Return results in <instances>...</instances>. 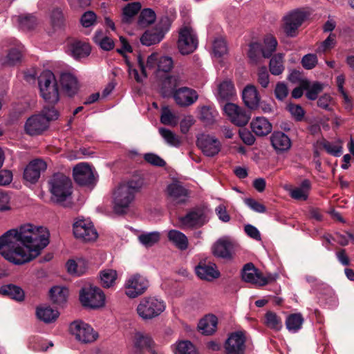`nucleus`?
Segmentation results:
<instances>
[{
  "label": "nucleus",
  "instance_id": "f03ea898",
  "mask_svg": "<svg viewBox=\"0 0 354 354\" xmlns=\"http://www.w3.org/2000/svg\"><path fill=\"white\" fill-rule=\"evenodd\" d=\"M143 185L140 178L131 179L120 184L113 192V209L116 214L127 212L135 199L136 194L140 192Z\"/></svg>",
  "mask_w": 354,
  "mask_h": 354
},
{
  "label": "nucleus",
  "instance_id": "72a5a7b5",
  "mask_svg": "<svg viewBox=\"0 0 354 354\" xmlns=\"http://www.w3.org/2000/svg\"><path fill=\"white\" fill-rule=\"evenodd\" d=\"M69 50L73 57L79 59L88 56L91 50L90 45L84 41H75L71 44Z\"/></svg>",
  "mask_w": 354,
  "mask_h": 354
},
{
  "label": "nucleus",
  "instance_id": "20e7f679",
  "mask_svg": "<svg viewBox=\"0 0 354 354\" xmlns=\"http://www.w3.org/2000/svg\"><path fill=\"white\" fill-rule=\"evenodd\" d=\"M40 93L48 104H55L59 100L57 83L54 74L50 71H43L39 77Z\"/></svg>",
  "mask_w": 354,
  "mask_h": 354
},
{
  "label": "nucleus",
  "instance_id": "4d7b16f0",
  "mask_svg": "<svg viewBox=\"0 0 354 354\" xmlns=\"http://www.w3.org/2000/svg\"><path fill=\"white\" fill-rule=\"evenodd\" d=\"M22 57L21 50L17 48H12L8 52L3 64L7 65H15L19 62Z\"/></svg>",
  "mask_w": 354,
  "mask_h": 354
},
{
  "label": "nucleus",
  "instance_id": "49530a36",
  "mask_svg": "<svg viewBox=\"0 0 354 354\" xmlns=\"http://www.w3.org/2000/svg\"><path fill=\"white\" fill-rule=\"evenodd\" d=\"M159 133L168 145L173 147L180 145V138L171 130L162 127L159 129Z\"/></svg>",
  "mask_w": 354,
  "mask_h": 354
},
{
  "label": "nucleus",
  "instance_id": "79ce46f5",
  "mask_svg": "<svg viewBox=\"0 0 354 354\" xmlns=\"http://www.w3.org/2000/svg\"><path fill=\"white\" fill-rule=\"evenodd\" d=\"M304 321V317L301 313H293L287 317L286 326L289 331L295 333L301 328Z\"/></svg>",
  "mask_w": 354,
  "mask_h": 354
},
{
  "label": "nucleus",
  "instance_id": "e2e57ef3",
  "mask_svg": "<svg viewBox=\"0 0 354 354\" xmlns=\"http://www.w3.org/2000/svg\"><path fill=\"white\" fill-rule=\"evenodd\" d=\"M97 16L93 11H87L82 15L80 22L84 27L88 28L94 25Z\"/></svg>",
  "mask_w": 354,
  "mask_h": 354
},
{
  "label": "nucleus",
  "instance_id": "7ed1b4c3",
  "mask_svg": "<svg viewBox=\"0 0 354 354\" xmlns=\"http://www.w3.org/2000/svg\"><path fill=\"white\" fill-rule=\"evenodd\" d=\"M51 201L61 203L67 200L72 194V182L62 173L55 174L48 180Z\"/></svg>",
  "mask_w": 354,
  "mask_h": 354
},
{
  "label": "nucleus",
  "instance_id": "c85d7f7f",
  "mask_svg": "<svg viewBox=\"0 0 354 354\" xmlns=\"http://www.w3.org/2000/svg\"><path fill=\"white\" fill-rule=\"evenodd\" d=\"M217 324V317L214 315H208L200 320L198 329L203 335H211L216 331Z\"/></svg>",
  "mask_w": 354,
  "mask_h": 354
},
{
  "label": "nucleus",
  "instance_id": "f257e3e1",
  "mask_svg": "<svg viewBox=\"0 0 354 354\" xmlns=\"http://www.w3.org/2000/svg\"><path fill=\"white\" fill-rule=\"evenodd\" d=\"M46 227L25 224L0 236V254L16 265L32 261L49 243Z\"/></svg>",
  "mask_w": 354,
  "mask_h": 354
},
{
  "label": "nucleus",
  "instance_id": "4c0bfd02",
  "mask_svg": "<svg viewBox=\"0 0 354 354\" xmlns=\"http://www.w3.org/2000/svg\"><path fill=\"white\" fill-rule=\"evenodd\" d=\"M100 284L105 288L113 286L118 277L116 270L113 269H105L99 273Z\"/></svg>",
  "mask_w": 354,
  "mask_h": 354
},
{
  "label": "nucleus",
  "instance_id": "393cba45",
  "mask_svg": "<svg viewBox=\"0 0 354 354\" xmlns=\"http://www.w3.org/2000/svg\"><path fill=\"white\" fill-rule=\"evenodd\" d=\"M196 273L198 277L201 279L207 281H212L214 279L218 278L220 272L216 269L215 264L206 265L201 262L195 268Z\"/></svg>",
  "mask_w": 354,
  "mask_h": 354
},
{
  "label": "nucleus",
  "instance_id": "dca6fc26",
  "mask_svg": "<svg viewBox=\"0 0 354 354\" xmlns=\"http://www.w3.org/2000/svg\"><path fill=\"white\" fill-rule=\"evenodd\" d=\"M223 110L230 121L238 127L246 125L250 119V114L234 103H226Z\"/></svg>",
  "mask_w": 354,
  "mask_h": 354
},
{
  "label": "nucleus",
  "instance_id": "a18cd8bd",
  "mask_svg": "<svg viewBox=\"0 0 354 354\" xmlns=\"http://www.w3.org/2000/svg\"><path fill=\"white\" fill-rule=\"evenodd\" d=\"M269 68L272 75H279L281 74L284 70L283 54L278 53L274 55L270 61Z\"/></svg>",
  "mask_w": 354,
  "mask_h": 354
},
{
  "label": "nucleus",
  "instance_id": "a211bd4d",
  "mask_svg": "<svg viewBox=\"0 0 354 354\" xmlns=\"http://www.w3.org/2000/svg\"><path fill=\"white\" fill-rule=\"evenodd\" d=\"M246 338L241 331L232 333L226 339L224 348L227 354H244Z\"/></svg>",
  "mask_w": 354,
  "mask_h": 354
},
{
  "label": "nucleus",
  "instance_id": "aec40b11",
  "mask_svg": "<svg viewBox=\"0 0 354 354\" xmlns=\"http://www.w3.org/2000/svg\"><path fill=\"white\" fill-rule=\"evenodd\" d=\"M47 165L43 160H33L25 168L24 178L30 183H35L39 180L41 173L44 171Z\"/></svg>",
  "mask_w": 354,
  "mask_h": 354
},
{
  "label": "nucleus",
  "instance_id": "680f3d73",
  "mask_svg": "<svg viewBox=\"0 0 354 354\" xmlns=\"http://www.w3.org/2000/svg\"><path fill=\"white\" fill-rule=\"evenodd\" d=\"M318 62L315 54H307L301 59V64L306 69L310 70L315 67Z\"/></svg>",
  "mask_w": 354,
  "mask_h": 354
},
{
  "label": "nucleus",
  "instance_id": "4468645a",
  "mask_svg": "<svg viewBox=\"0 0 354 354\" xmlns=\"http://www.w3.org/2000/svg\"><path fill=\"white\" fill-rule=\"evenodd\" d=\"M165 193L169 201L175 205L185 203L189 197V191L178 180L169 183L166 187Z\"/></svg>",
  "mask_w": 354,
  "mask_h": 354
},
{
  "label": "nucleus",
  "instance_id": "6ab92c4d",
  "mask_svg": "<svg viewBox=\"0 0 354 354\" xmlns=\"http://www.w3.org/2000/svg\"><path fill=\"white\" fill-rule=\"evenodd\" d=\"M173 97L178 106L187 107L197 101L198 95L194 89L183 86L173 91Z\"/></svg>",
  "mask_w": 354,
  "mask_h": 354
},
{
  "label": "nucleus",
  "instance_id": "338daca9",
  "mask_svg": "<svg viewBox=\"0 0 354 354\" xmlns=\"http://www.w3.org/2000/svg\"><path fill=\"white\" fill-rule=\"evenodd\" d=\"M323 90V84L319 82H315L308 88L306 97L308 99L314 100L317 99L318 94Z\"/></svg>",
  "mask_w": 354,
  "mask_h": 354
},
{
  "label": "nucleus",
  "instance_id": "58836bf2",
  "mask_svg": "<svg viewBox=\"0 0 354 354\" xmlns=\"http://www.w3.org/2000/svg\"><path fill=\"white\" fill-rule=\"evenodd\" d=\"M141 4L139 2L128 3L122 10V22L124 24L131 23L133 17L140 10Z\"/></svg>",
  "mask_w": 354,
  "mask_h": 354
},
{
  "label": "nucleus",
  "instance_id": "7c9ffc66",
  "mask_svg": "<svg viewBox=\"0 0 354 354\" xmlns=\"http://www.w3.org/2000/svg\"><path fill=\"white\" fill-rule=\"evenodd\" d=\"M133 342L135 347L140 350L146 349L152 354H159V353L153 348V341L151 337L147 335L136 333L134 336Z\"/></svg>",
  "mask_w": 354,
  "mask_h": 354
},
{
  "label": "nucleus",
  "instance_id": "1a4fd4ad",
  "mask_svg": "<svg viewBox=\"0 0 354 354\" xmlns=\"http://www.w3.org/2000/svg\"><path fill=\"white\" fill-rule=\"evenodd\" d=\"M178 48L182 55L192 53L197 48L198 38L189 26H183L179 30Z\"/></svg>",
  "mask_w": 354,
  "mask_h": 354
},
{
  "label": "nucleus",
  "instance_id": "c9c22d12",
  "mask_svg": "<svg viewBox=\"0 0 354 354\" xmlns=\"http://www.w3.org/2000/svg\"><path fill=\"white\" fill-rule=\"evenodd\" d=\"M0 294L19 301H23L25 297L24 290L20 287L13 284L5 285L1 287Z\"/></svg>",
  "mask_w": 354,
  "mask_h": 354
},
{
  "label": "nucleus",
  "instance_id": "2f4dec72",
  "mask_svg": "<svg viewBox=\"0 0 354 354\" xmlns=\"http://www.w3.org/2000/svg\"><path fill=\"white\" fill-rule=\"evenodd\" d=\"M261 272L255 268L252 263H246L242 270V279L247 282L259 286Z\"/></svg>",
  "mask_w": 354,
  "mask_h": 354
},
{
  "label": "nucleus",
  "instance_id": "2eb2a0df",
  "mask_svg": "<svg viewBox=\"0 0 354 354\" xmlns=\"http://www.w3.org/2000/svg\"><path fill=\"white\" fill-rule=\"evenodd\" d=\"M75 236L85 242L94 241L98 234L93 223L86 220H80L73 224Z\"/></svg>",
  "mask_w": 354,
  "mask_h": 354
},
{
  "label": "nucleus",
  "instance_id": "0e129e2a",
  "mask_svg": "<svg viewBox=\"0 0 354 354\" xmlns=\"http://www.w3.org/2000/svg\"><path fill=\"white\" fill-rule=\"evenodd\" d=\"M144 159L147 162L153 166L164 167L166 164L165 161L162 158L152 153L145 154Z\"/></svg>",
  "mask_w": 354,
  "mask_h": 354
},
{
  "label": "nucleus",
  "instance_id": "603ef678",
  "mask_svg": "<svg viewBox=\"0 0 354 354\" xmlns=\"http://www.w3.org/2000/svg\"><path fill=\"white\" fill-rule=\"evenodd\" d=\"M50 18L51 24L55 28H61L64 25L65 17L62 10L59 8L52 9Z\"/></svg>",
  "mask_w": 354,
  "mask_h": 354
},
{
  "label": "nucleus",
  "instance_id": "e433bc0d",
  "mask_svg": "<svg viewBox=\"0 0 354 354\" xmlns=\"http://www.w3.org/2000/svg\"><path fill=\"white\" fill-rule=\"evenodd\" d=\"M49 294L50 300L53 304L62 305L67 300L68 290L65 287L54 286L50 290Z\"/></svg>",
  "mask_w": 354,
  "mask_h": 354
},
{
  "label": "nucleus",
  "instance_id": "a19ab883",
  "mask_svg": "<svg viewBox=\"0 0 354 354\" xmlns=\"http://www.w3.org/2000/svg\"><path fill=\"white\" fill-rule=\"evenodd\" d=\"M93 41L104 50H111L115 46L113 40L109 37L104 35L102 30H98L95 33Z\"/></svg>",
  "mask_w": 354,
  "mask_h": 354
},
{
  "label": "nucleus",
  "instance_id": "09e8293b",
  "mask_svg": "<svg viewBox=\"0 0 354 354\" xmlns=\"http://www.w3.org/2000/svg\"><path fill=\"white\" fill-rule=\"evenodd\" d=\"M138 240L144 246L149 248L159 241L160 233L158 232L143 233L138 236Z\"/></svg>",
  "mask_w": 354,
  "mask_h": 354
},
{
  "label": "nucleus",
  "instance_id": "052dcab7",
  "mask_svg": "<svg viewBox=\"0 0 354 354\" xmlns=\"http://www.w3.org/2000/svg\"><path fill=\"white\" fill-rule=\"evenodd\" d=\"M84 264V261L79 260L76 262L74 260H69L66 263L67 270L71 274L80 275L84 272V270L80 267Z\"/></svg>",
  "mask_w": 354,
  "mask_h": 354
},
{
  "label": "nucleus",
  "instance_id": "13d9d810",
  "mask_svg": "<svg viewBox=\"0 0 354 354\" xmlns=\"http://www.w3.org/2000/svg\"><path fill=\"white\" fill-rule=\"evenodd\" d=\"M321 145L326 152L330 155L339 156L342 153V147L340 144H335L327 140H323Z\"/></svg>",
  "mask_w": 354,
  "mask_h": 354
},
{
  "label": "nucleus",
  "instance_id": "6e6552de",
  "mask_svg": "<svg viewBox=\"0 0 354 354\" xmlns=\"http://www.w3.org/2000/svg\"><path fill=\"white\" fill-rule=\"evenodd\" d=\"M169 18L167 17L161 18L155 28L148 30L143 33L140 37V42L147 46L160 43L164 38L165 33L169 30Z\"/></svg>",
  "mask_w": 354,
  "mask_h": 354
},
{
  "label": "nucleus",
  "instance_id": "39448f33",
  "mask_svg": "<svg viewBox=\"0 0 354 354\" xmlns=\"http://www.w3.org/2000/svg\"><path fill=\"white\" fill-rule=\"evenodd\" d=\"M165 310V302L152 296L143 297L136 308L138 316L145 321L158 317Z\"/></svg>",
  "mask_w": 354,
  "mask_h": 354
},
{
  "label": "nucleus",
  "instance_id": "3c124183",
  "mask_svg": "<svg viewBox=\"0 0 354 354\" xmlns=\"http://www.w3.org/2000/svg\"><path fill=\"white\" fill-rule=\"evenodd\" d=\"M266 325L273 330H279L282 328L281 320L277 315L273 312H268L265 315Z\"/></svg>",
  "mask_w": 354,
  "mask_h": 354
},
{
  "label": "nucleus",
  "instance_id": "864d4df0",
  "mask_svg": "<svg viewBox=\"0 0 354 354\" xmlns=\"http://www.w3.org/2000/svg\"><path fill=\"white\" fill-rule=\"evenodd\" d=\"M212 50L214 56L221 57L227 52L226 41L221 37L216 38L212 44Z\"/></svg>",
  "mask_w": 354,
  "mask_h": 354
},
{
  "label": "nucleus",
  "instance_id": "774afa93",
  "mask_svg": "<svg viewBox=\"0 0 354 354\" xmlns=\"http://www.w3.org/2000/svg\"><path fill=\"white\" fill-rule=\"evenodd\" d=\"M214 111L209 106H203L200 111V119L206 122L211 123L214 120Z\"/></svg>",
  "mask_w": 354,
  "mask_h": 354
},
{
  "label": "nucleus",
  "instance_id": "37998d69",
  "mask_svg": "<svg viewBox=\"0 0 354 354\" xmlns=\"http://www.w3.org/2000/svg\"><path fill=\"white\" fill-rule=\"evenodd\" d=\"M156 19L155 12L151 8L143 9L138 17V24L142 28H145L153 24Z\"/></svg>",
  "mask_w": 354,
  "mask_h": 354
},
{
  "label": "nucleus",
  "instance_id": "a878e982",
  "mask_svg": "<svg viewBox=\"0 0 354 354\" xmlns=\"http://www.w3.org/2000/svg\"><path fill=\"white\" fill-rule=\"evenodd\" d=\"M60 84L66 94L72 97L78 91L79 86L76 77L71 73H62L60 77Z\"/></svg>",
  "mask_w": 354,
  "mask_h": 354
},
{
  "label": "nucleus",
  "instance_id": "ddd939ff",
  "mask_svg": "<svg viewBox=\"0 0 354 354\" xmlns=\"http://www.w3.org/2000/svg\"><path fill=\"white\" fill-rule=\"evenodd\" d=\"M73 176L76 183L81 186L93 187L96 183V178L89 165L80 163L74 167Z\"/></svg>",
  "mask_w": 354,
  "mask_h": 354
},
{
  "label": "nucleus",
  "instance_id": "f704fd0d",
  "mask_svg": "<svg viewBox=\"0 0 354 354\" xmlns=\"http://www.w3.org/2000/svg\"><path fill=\"white\" fill-rule=\"evenodd\" d=\"M36 315L39 320L49 324L55 322L58 318L59 313L49 306H41L37 308Z\"/></svg>",
  "mask_w": 354,
  "mask_h": 354
},
{
  "label": "nucleus",
  "instance_id": "c756f323",
  "mask_svg": "<svg viewBox=\"0 0 354 354\" xmlns=\"http://www.w3.org/2000/svg\"><path fill=\"white\" fill-rule=\"evenodd\" d=\"M186 81L187 79L183 73H176L165 77L162 83V88L164 90L165 93L169 91H174L177 86L185 84Z\"/></svg>",
  "mask_w": 354,
  "mask_h": 354
},
{
  "label": "nucleus",
  "instance_id": "412c9836",
  "mask_svg": "<svg viewBox=\"0 0 354 354\" xmlns=\"http://www.w3.org/2000/svg\"><path fill=\"white\" fill-rule=\"evenodd\" d=\"M234 244L227 239L218 240L212 246V253L215 257L230 259L232 258Z\"/></svg>",
  "mask_w": 354,
  "mask_h": 354
},
{
  "label": "nucleus",
  "instance_id": "b1692460",
  "mask_svg": "<svg viewBox=\"0 0 354 354\" xmlns=\"http://www.w3.org/2000/svg\"><path fill=\"white\" fill-rule=\"evenodd\" d=\"M183 227H200L204 224L203 212L201 209L192 210L185 216L179 218Z\"/></svg>",
  "mask_w": 354,
  "mask_h": 354
},
{
  "label": "nucleus",
  "instance_id": "69168bd1",
  "mask_svg": "<svg viewBox=\"0 0 354 354\" xmlns=\"http://www.w3.org/2000/svg\"><path fill=\"white\" fill-rule=\"evenodd\" d=\"M274 95L278 100H283L288 95L287 85L284 82H278L275 86Z\"/></svg>",
  "mask_w": 354,
  "mask_h": 354
},
{
  "label": "nucleus",
  "instance_id": "423d86ee",
  "mask_svg": "<svg viewBox=\"0 0 354 354\" xmlns=\"http://www.w3.org/2000/svg\"><path fill=\"white\" fill-rule=\"evenodd\" d=\"M306 19V12L300 9L288 12L282 19L281 28L284 33L290 37H296L298 35L299 28Z\"/></svg>",
  "mask_w": 354,
  "mask_h": 354
},
{
  "label": "nucleus",
  "instance_id": "f8f14e48",
  "mask_svg": "<svg viewBox=\"0 0 354 354\" xmlns=\"http://www.w3.org/2000/svg\"><path fill=\"white\" fill-rule=\"evenodd\" d=\"M148 287L147 279L139 274H136L126 281L125 294L128 297L134 299L145 293Z\"/></svg>",
  "mask_w": 354,
  "mask_h": 354
},
{
  "label": "nucleus",
  "instance_id": "473e14b6",
  "mask_svg": "<svg viewBox=\"0 0 354 354\" xmlns=\"http://www.w3.org/2000/svg\"><path fill=\"white\" fill-rule=\"evenodd\" d=\"M167 237L169 241L178 249L185 250L188 248V239L183 232L176 230H171L168 232Z\"/></svg>",
  "mask_w": 354,
  "mask_h": 354
},
{
  "label": "nucleus",
  "instance_id": "6e6d98bb",
  "mask_svg": "<svg viewBox=\"0 0 354 354\" xmlns=\"http://www.w3.org/2000/svg\"><path fill=\"white\" fill-rule=\"evenodd\" d=\"M336 36L334 34H330L328 37L323 41L317 48V53H324L333 48H334L336 43Z\"/></svg>",
  "mask_w": 354,
  "mask_h": 354
},
{
  "label": "nucleus",
  "instance_id": "9d476101",
  "mask_svg": "<svg viewBox=\"0 0 354 354\" xmlns=\"http://www.w3.org/2000/svg\"><path fill=\"white\" fill-rule=\"evenodd\" d=\"M55 117V113L48 119L40 114L32 115L28 118L24 124L25 132L32 136L40 135L48 129L50 121H52Z\"/></svg>",
  "mask_w": 354,
  "mask_h": 354
},
{
  "label": "nucleus",
  "instance_id": "9b49d317",
  "mask_svg": "<svg viewBox=\"0 0 354 354\" xmlns=\"http://www.w3.org/2000/svg\"><path fill=\"white\" fill-rule=\"evenodd\" d=\"M71 334L83 343H91L98 337V333L93 328L82 321H74L70 325Z\"/></svg>",
  "mask_w": 354,
  "mask_h": 354
},
{
  "label": "nucleus",
  "instance_id": "bb28decb",
  "mask_svg": "<svg viewBox=\"0 0 354 354\" xmlns=\"http://www.w3.org/2000/svg\"><path fill=\"white\" fill-rule=\"evenodd\" d=\"M252 131L258 136L269 134L272 129V124L264 117H257L250 123Z\"/></svg>",
  "mask_w": 354,
  "mask_h": 354
},
{
  "label": "nucleus",
  "instance_id": "ea45409f",
  "mask_svg": "<svg viewBox=\"0 0 354 354\" xmlns=\"http://www.w3.org/2000/svg\"><path fill=\"white\" fill-rule=\"evenodd\" d=\"M126 62L128 66V72H129V76L131 77H133L135 79V80L138 83L142 82L143 79L147 77V73H146L144 62H143L141 56L139 55L138 57V64L141 71L142 75H140L138 74V70L136 68H134L133 67L132 64L129 61H127Z\"/></svg>",
  "mask_w": 354,
  "mask_h": 354
},
{
  "label": "nucleus",
  "instance_id": "4be33fe9",
  "mask_svg": "<svg viewBox=\"0 0 354 354\" xmlns=\"http://www.w3.org/2000/svg\"><path fill=\"white\" fill-rule=\"evenodd\" d=\"M270 142L277 153L288 151L292 145L290 138L282 131H274L270 136Z\"/></svg>",
  "mask_w": 354,
  "mask_h": 354
},
{
  "label": "nucleus",
  "instance_id": "5701e85b",
  "mask_svg": "<svg viewBox=\"0 0 354 354\" xmlns=\"http://www.w3.org/2000/svg\"><path fill=\"white\" fill-rule=\"evenodd\" d=\"M242 98L245 105L251 110L257 109L260 97L257 88L253 85L246 86L242 92Z\"/></svg>",
  "mask_w": 354,
  "mask_h": 354
},
{
  "label": "nucleus",
  "instance_id": "f3484780",
  "mask_svg": "<svg viewBox=\"0 0 354 354\" xmlns=\"http://www.w3.org/2000/svg\"><path fill=\"white\" fill-rule=\"evenodd\" d=\"M197 146L203 153L209 157L218 154L221 149L220 141L214 136L207 134H201L197 137Z\"/></svg>",
  "mask_w": 354,
  "mask_h": 354
},
{
  "label": "nucleus",
  "instance_id": "bf43d9fd",
  "mask_svg": "<svg viewBox=\"0 0 354 354\" xmlns=\"http://www.w3.org/2000/svg\"><path fill=\"white\" fill-rule=\"evenodd\" d=\"M174 62L171 57L168 56H162L159 58L158 63V71L168 72L172 68Z\"/></svg>",
  "mask_w": 354,
  "mask_h": 354
},
{
  "label": "nucleus",
  "instance_id": "8fccbe9b",
  "mask_svg": "<svg viewBox=\"0 0 354 354\" xmlns=\"http://www.w3.org/2000/svg\"><path fill=\"white\" fill-rule=\"evenodd\" d=\"M277 46V41L273 36H267L264 39V47L262 48V56L265 58L270 57L275 51Z\"/></svg>",
  "mask_w": 354,
  "mask_h": 354
},
{
  "label": "nucleus",
  "instance_id": "c03bdc74",
  "mask_svg": "<svg viewBox=\"0 0 354 354\" xmlns=\"http://www.w3.org/2000/svg\"><path fill=\"white\" fill-rule=\"evenodd\" d=\"M19 24V26L24 30L33 29L37 25V19L32 15L26 14L15 17Z\"/></svg>",
  "mask_w": 354,
  "mask_h": 354
},
{
  "label": "nucleus",
  "instance_id": "cd10ccee",
  "mask_svg": "<svg viewBox=\"0 0 354 354\" xmlns=\"http://www.w3.org/2000/svg\"><path fill=\"white\" fill-rule=\"evenodd\" d=\"M236 94V90L233 82L230 80H225L218 85V100L224 102L230 100Z\"/></svg>",
  "mask_w": 354,
  "mask_h": 354
},
{
  "label": "nucleus",
  "instance_id": "de8ad7c7",
  "mask_svg": "<svg viewBox=\"0 0 354 354\" xmlns=\"http://www.w3.org/2000/svg\"><path fill=\"white\" fill-rule=\"evenodd\" d=\"M175 354H197L195 346L189 341H181L173 346Z\"/></svg>",
  "mask_w": 354,
  "mask_h": 354
},
{
  "label": "nucleus",
  "instance_id": "5fc2aeb1",
  "mask_svg": "<svg viewBox=\"0 0 354 354\" xmlns=\"http://www.w3.org/2000/svg\"><path fill=\"white\" fill-rule=\"evenodd\" d=\"M262 55V47L259 43H252L249 46L248 57L253 63H257Z\"/></svg>",
  "mask_w": 354,
  "mask_h": 354
},
{
  "label": "nucleus",
  "instance_id": "0eeeda50",
  "mask_svg": "<svg viewBox=\"0 0 354 354\" xmlns=\"http://www.w3.org/2000/svg\"><path fill=\"white\" fill-rule=\"evenodd\" d=\"M80 300L85 307L97 308L104 305L105 295L100 288L90 286L81 290Z\"/></svg>",
  "mask_w": 354,
  "mask_h": 354
}]
</instances>
